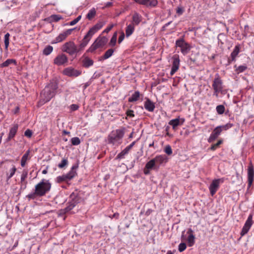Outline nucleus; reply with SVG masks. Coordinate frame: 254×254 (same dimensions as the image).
Returning <instances> with one entry per match:
<instances>
[{
  "mask_svg": "<svg viewBox=\"0 0 254 254\" xmlns=\"http://www.w3.org/2000/svg\"><path fill=\"white\" fill-rule=\"evenodd\" d=\"M51 188V184L48 180L45 179L35 186V192L28 194L27 197L30 199H34L36 196H42L49 192Z\"/></svg>",
  "mask_w": 254,
  "mask_h": 254,
  "instance_id": "nucleus-1",
  "label": "nucleus"
},
{
  "mask_svg": "<svg viewBox=\"0 0 254 254\" xmlns=\"http://www.w3.org/2000/svg\"><path fill=\"white\" fill-rule=\"evenodd\" d=\"M58 85L55 83H51L46 86L41 93V99L38 103L40 106L49 102L56 94Z\"/></svg>",
  "mask_w": 254,
  "mask_h": 254,
  "instance_id": "nucleus-2",
  "label": "nucleus"
},
{
  "mask_svg": "<svg viewBox=\"0 0 254 254\" xmlns=\"http://www.w3.org/2000/svg\"><path fill=\"white\" fill-rule=\"evenodd\" d=\"M124 135V128L113 130L108 135L107 142L115 147H118L122 143Z\"/></svg>",
  "mask_w": 254,
  "mask_h": 254,
  "instance_id": "nucleus-3",
  "label": "nucleus"
},
{
  "mask_svg": "<svg viewBox=\"0 0 254 254\" xmlns=\"http://www.w3.org/2000/svg\"><path fill=\"white\" fill-rule=\"evenodd\" d=\"M104 24L105 23L104 22H99L89 29L88 32L82 40L79 47H77L78 52L82 51L85 48L90 41L93 35L100 30Z\"/></svg>",
  "mask_w": 254,
  "mask_h": 254,
  "instance_id": "nucleus-4",
  "label": "nucleus"
},
{
  "mask_svg": "<svg viewBox=\"0 0 254 254\" xmlns=\"http://www.w3.org/2000/svg\"><path fill=\"white\" fill-rule=\"evenodd\" d=\"M84 199L83 192L75 190L70 195L69 202L68 205L64 209L65 212H67L72 210L76 204L83 201Z\"/></svg>",
  "mask_w": 254,
  "mask_h": 254,
  "instance_id": "nucleus-5",
  "label": "nucleus"
},
{
  "mask_svg": "<svg viewBox=\"0 0 254 254\" xmlns=\"http://www.w3.org/2000/svg\"><path fill=\"white\" fill-rule=\"evenodd\" d=\"M168 161V158L165 155H158L148 162L145 165L146 168L151 170H158L160 166Z\"/></svg>",
  "mask_w": 254,
  "mask_h": 254,
  "instance_id": "nucleus-6",
  "label": "nucleus"
},
{
  "mask_svg": "<svg viewBox=\"0 0 254 254\" xmlns=\"http://www.w3.org/2000/svg\"><path fill=\"white\" fill-rule=\"evenodd\" d=\"M212 87L214 90L213 95L217 97L218 93L222 92L223 90V81L218 74H217L214 79L212 83Z\"/></svg>",
  "mask_w": 254,
  "mask_h": 254,
  "instance_id": "nucleus-7",
  "label": "nucleus"
},
{
  "mask_svg": "<svg viewBox=\"0 0 254 254\" xmlns=\"http://www.w3.org/2000/svg\"><path fill=\"white\" fill-rule=\"evenodd\" d=\"M63 52H66L70 55H73L74 54L78 53L77 47L72 41H69L64 43L62 48Z\"/></svg>",
  "mask_w": 254,
  "mask_h": 254,
  "instance_id": "nucleus-8",
  "label": "nucleus"
},
{
  "mask_svg": "<svg viewBox=\"0 0 254 254\" xmlns=\"http://www.w3.org/2000/svg\"><path fill=\"white\" fill-rule=\"evenodd\" d=\"M176 45L181 48V51L184 55L187 54L191 48L190 45L186 43L183 39L176 40Z\"/></svg>",
  "mask_w": 254,
  "mask_h": 254,
  "instance_id": "nucleus-9",
  "label": "nucleus"
},
{
  "mask_svg": "<svg viewBox=\"0 0 254 254\" xmlns=\"http://www.w3.org/2000/svg\"><path fill=\"white\" fill-rule=\"evenodd\" d=\"M253 214H250L240 234L241 237H243L247 234L251 229L253 224Z\"/></svg>",
  "mask_w": 254,
  "mask_h": 254,
  "instance_id": "nucleus-10",
  "label": "nucleus"
},
{
  "mask_svg": "<svg viewBox=\"0 0 254 254\" xmlns=\"http://www.w3.org/2000/svg\"><path fill=\"white\" fill-rule=\"evenodd\" d=\"M224 181V178H220L213 180L209 187V190L212 196L214 195L216 192L219 187L220 184L223 183Z\"/></svg>",
  "mask_w": 254,
  "mask_h": 254,
  "instance_id": "nucleus-11",
  "label": "nucleus"
},
{
  "mask_svg": "<svg viewBox=\"0 0 254 254\" xmlns=\"http://www.w3.org/2000/svg\"><path fill=\"white\" fill-rule=\"evenodd\" d=\"M184 233L185 231L182 233V239L187 241L189 247H192L195 243V236L193 234V230L191 228L188 229L187 232L188 236L186 239L184 238Z\"/></svg>",
  "mask_w": 254,
  "mask_h": 254,
  "instance_id": "nucleus-12",
  "label": "nucleus"
},
{
  "mask_svg": "<svg viewBox=\"0 0 254 254\" xmlns=\"http://www.w3.org/2000/svg\"><path fill=\"white\" fill-rule=\"evenodd\" d=\"M173 63L171 70L170 73L171 76L173 75L178 70L180 67V59L179 56L174 55L173 57Z\"/></svg>",
  "mask_w": 254,
  "mask_h": 254,
  "instance_id": "nucleus-13",
  "label": "nucleus"
},
{
  "mask_svg": "<svg viewBox=\"0 0 254 254\" xmlns=\"http://www.w3.org/2000/svg\"><path fill=\"white\" fill-rule=\"evenodd\" d=\"M68 58L67 56L64 54H61L57 56L54 60V63L58 66L62 65L67 63Z\"/></svg>",
  "mask_w": 254,
  "mask_h": 254,
  "instance_id": "nucleus-14",
  "label": "nucleus"
},
{
  "mask_svg": "<svg viewBox=\"0 0 254 254\" xmlns=\"http://www.w3.org/2000/svg\"><path fill=\"white\" fill-rule=\"evenodd\" d=\"M136 3L146 6L155 7L158 4L157 0H134Z\"/></svg>",
  "mask_w": 254,
  "mask_h": 254,
  "instance_id": "nucleus-15",
  "label": "nucleus"
},
{
  "mask_svg": "<svg viewBox=\"0 0 254 254\" xmlns=\"http://www.w3.org/2000/svg\"><path fill=\"white\" fill-rule=\"evenodd\" d=\"M63 73L68 76L77 77L80 75L81 71L71 67H67L64 70Z\"/></svg>",
  "mask_w": 254,
  "mask_h": 254,
  "instance_id": "nucleus-16",
  "label": "nucleus"
},
{
  "mask_svg": "<svg viewBox=\"0 0 254 254\" xmlns=\"http://www.w3.org/2000/svg\"><path fill=\"white\" fill-rule=\"evenodd\" d=\"M222 132V129L220 128V127H215L213 130L212 132L211 133L210 136L208 139V142L209 143H211L213 141H214L220 134Z\"/></svg>",
  "mask_w": 254,
  "mask_h": 254,
  "instance_id": "nucleus-17",
  "label": "nucleus"
},
{
  "mask_svg": "<svg viewBox=\"0 0 254 254\" xmlns=\"http://www.w3.org/2000/svg\"><path fill=\"white\" fill-rule=\"evenodd\" d=\"M28 171L24 170L22 171L21 177H20V189L25 190L27 187V181H26V179L27 178Z\"/></svg>",
  "mask_w": 254,
  "mask_h": 254,
  "instance_id": "nucleus-18",
  "label": "nucleus"
},
{
  "mask_svg": "<svg viewBox=\"0 0 254 254\" xmlns=\"http://www.w3.org/2000/svg\"><path fill=\"white\" fill-rule=\"evenodd\" d=\"M254 177V169L253 166L251 165L248 169V188H250L253 182Z\"/></svg>",
  "mask_w": 254,
  "mask_h": 254,
  "instance_id": "nucleus-19",
  "label": "nucleus"
},
{
  "mask_svg": "<svg viewBox=\"0 0 254 254\" xmlns=\"http://www.w3.org/2000/svg\"><path fill=\"white\" fill-rule=\"evenodd\" d=\"M144 107L146 110L150 112H153L155 108V103L148 98L144 102Z\"/></svg>",
  "mask_w": 254,
  "mask_h": 254,
  "instance_id": "nucleus-20",
  "label": "nucleus"
},
{
  "mask_svg": "<svg viewBox=\"0 0 254 254\" xmlns=\"http://www.w3.org/2000/svg\"><path fill=\"white\" fill-rule=\"evenodd\" d=\"M142 19V16L138 13L135 12L132 15L130 23L134 26H137L139 24Z\"/></svg>",
  "mask_w": 254,
  "mask_h": 254,
  "instance_id": "nucleus-21",
  "label": "nucleus"
},
{
  "mask_svg": "<svg viewBox=\"0 0 254 254\" xmlns=\"http://www.w3.org/2000/svg\"><path fill=\"white\" fill-rule=\"evenodd\" d=\"M18 126L17 124L14 125L9 130L8 135L7 137V141H10L12 139L16 134L18 130Z\"/></svg>",
  "mask_w": 254,
  "mask_h": 254,
  "instance_id": "nucleus-22",
  "label": "nucleus"
},
{
  "mask_svg": "<svg viewBox=\"0 0 254 254\" xmlns=\"http://www.w3.org/2000/svg\"><path fill=\"white\" fill-rule=\"evenodd\" d=\"M82 58V63L83 67L88 68L93 64V61L88 57L84 55Z\"/></svg>",
  "mask_w": 254,
  "mask_h": 254,
  "instance_id": "nucleus-23",
  "label": "nucleus"
},
{
  "mask_svg": "<svg viewBox=\"0 0 254 254\" xmlns=\"http://www.w3.org/2000/svg\"><path fill=\"white\" fill-rule=\"evenodd\" d=\"M135 26L133 24H127V27L126 28V36L127 37H129L131 36L135 30Z\"/></svg>",
  "mask_w": 254,
  "mask_h": 254,
  "instance_id": "nucleus-24",
  "label": "nucleus"
},
{
  "mask_svg": "<svg viewBox=\"0 0 254 254\" xmlns=\"http://www.w3.org/2000/svg\"><path fill=\"white\" fill-rule=\"evenodd\" d=\"M240 51V45H237L235 46L233 52L231 54V61H235L236 58Z\"/></svg>",
  "mask_w": 254,
  "mask_h": 254,
  "instance_id": "nucleus-25",
  "label": "nucleus"
},
{
  "mask_svg": "<svg viewBox=\"0 0 254 254\" xmlns=\"http://www.w3.org/2000/svg\"><path fill=\"white\" fill-rule=\"evenodd\" d=\"M100 47L104 46L108 42V39L106 37H99L96 39Z\"/></svg>",
  "mask_w": 254,
  "mask_h": 254,
  "instance_id": "nucleus-26",
  "label": "nucleus"
},
{
  "mask_svg": "<svg viewBox=\"0 0 254 254\" xmlns=\"http://www.w3.org/2000/svg\"><path fill=\"white\" fill-rule=\"evenodd\" d=\"M140 96V93L139 91H135L128 99V102H133L137 101Z\"/></svg>",
  "mask_w": 254,
  "mask_h": 254,
  "instance_id": "nucleus-27",
  "label": "nucleus"
},
{
  "mask_svg": "<svg viewBox=\"0 0 254 254\" xmlns=\"http://www.w3.org/2000/svg\"><path fill=\"white\" fill-rule=\"evenodd\" d=\"M66 37L64 32L60 33L55 39L54 41L52 42V44L58 43L61 42L66 39Z\"/></svg>",
  "mask_w": 254,
  "mask_h": 254,
  "instance_id": "nucleus-28",
  "label": "nucleus"
},
{
  "mask_svg": "<svg viewBox=\"0 0 254 254\" xmlns=\"http://www.w3.org/2000/svg\"><path fill=\"white\" fill-rule=\"evenodd\" d=\"M130 150L126 147L123 150H122L120 153L117 156V159H122L125 158V156L127 155Z\"/></svg>",
  "mask_w": 254,
  "mask_h": 254,
  "instance_id": "nucleus-29",
  "label": "nucleus"
},
{
  "mask_svg": "<svg viewBox=\"0 0 254 254\" xmlns=\"http://www.w3.org/2000/svg\"><path fill=\"white\" fill-rule=\"evenodd\" d=\"M75 167L72 166L69 172L68 173L66 174V175L67 177L69 180H71L76 176V172L75 171Z\"/></svg>",
  "mask_w": 254,
  "mask_h": 254,
  "instance_id": "nucleus-30",
  "label": "nucleus"
},
{
  "mask_svg": "<svg viewBox=\"0 0 254 254\" xmlns=\"http://www.w3.org/2000/svg\"><path fill=\"white\" fill-rule=\"evenodd\" d=\"M16 171V168L14 166L9 170L8 172L6 173V181H8L11 177L13 176Z\"/></svg>",
  "mask_w": 254,
  "mask_h": 254,
  "instance_id": "nucleus-31",
  "label": "nucleus"
},
{
  "mask_svg": "<svg viewBox=\"0 0 254 254\" xmlns=\"http://www.w3.org/2000/svg\"><path fill=\"white\" fill-rule=\"evenodd\" d=\"M100 48L98 43L95 40L94 42L91 45L89 49L87 50V52L93 53L97 49Z\"/></svg>",
  "mask_w": 254,
  "mask_h": 254,
  "instance_id": "nucleus-32",
  "label": "nucleus"
},
{
  "mask_svg": "<svg viewBox=\"0 0 254 254\" xmlns=\"http://www.w3.org/2000/svg\"><path fill=\"white\" fill-rule=\"evenodd\" d=\"M169 124L172 126V127L175 129L177 127L180 125V118L179 117L175 119L170 121Z\"/></svg>",
  "mask_w": 254,
  "mask_h": 254,
  "instance_id": "nucleus-33",
  "label": "nucleus"
},
{
  "mask_svg": "<svg viewBox=\"0 0 254 254\" xmlns=\"http://www.w3.org/2000/svg\"><path fill=\"white\" fill-rule=\"evenodd\" d=\"M11 64H16V61L13 59H7L4 62L0 64V67H7Z\"/></svg>",
  "mask_w": 254,
  "mask_h": 254,
  "instance_id": "nucleus-34",
  "label": "nucleus"
},
{
  "mask_svg": "<svg viewBox=\"0 0 254 254\" xmlns=\"http://www.w3.org/2000/svg\"><path fill=\"white\" fill-rule=\"evenodd\" d=\"M96 9L95 8L93 7L91 9L89 10L88 13L86 15L87 18L89 20L92 19L96 15Z\"/></svg>",
  "mask_w": 254,
  "mask_h": 254,
  "instance_id": "nucleus-35",
  "label": "nucleus"
},
{
  "mask_svg": "<svg viewBox=\"0 0 254 254\" xmlns=\"http://www.w3.org/2000/svg\"><path fill=\"white\" fill-rule=\"evenodd\" d=\"M53 47L52 46L49 45L44 49L43 51V54L45 56H48L53 52Z\"/></svg>",
  "mask_w": 254,
  "mask_h": 254,
  "instance_id": "nucleus-36",
  "label": "nucleus"
},
{
  "mask_svg": "<svg viewBox=\"0 0 254 254\" xmlns=\"http://www.w3.org/2000/svg\"><path fill=\"white\" fill-rule=\"evenodd\" d=\"M114 53V50L112 49H110L108 50L104 54L103 56L102 57V59L103 60H106L110 57H111Z\"/></svg>",
  "mask_w": 254,
  "mask_h": 254,
  "instance_id": "nucleus-37",
  "label": "nucleus"
},
{
  "mask_svg": "<svg viewBox=\"0 0 254 254\" xmlns=\"http://www.w3.org/2000/svg\"><path fill=\"white\" fill-rule=\"evenodd\" d=\"M247 69V66L246 64H244L243 65H239L237 67L235 71L237 73L239 74L245 71Z\"/></svg>",
  "mask_w": 254,
  "mask_h": 254,
  "instance_id": "nucleus-38",
  "label": "nucleus"
},
{
  "mask_svg": "<svg viewBox=\"0 0 254 254\" xmlns=\"http://www.w3.org/2000/svg\"><path fill=\"white\" fill-rule=\"evenodd\" d=\"M69 181L66 176V174L63 175L62 176H58L57 178V181L58 183H62L63 182H67Z\"/></svg>",
  "mask_w": 254,
  "mask_h": 254,
  "instance_id": "nucleus-39",
  "label": "nucleus"
},
{
  "mask_svg": "<svg viewBox=\"0 0 254 254\" xmlns=\"http://www.w3.org/2000/svg\"><path fill=\"white\" fill-rule=\"evenodd\" d=\"M9 36H10V34L8 33H7L4 35V45H5V49L6 50H7L8 46H9Z\"/></svg>",
  "mask_w": 254,
  "mask_h": 254,
  "instance_id": "nucleus-40",
  "label": "nucleus"
},
{
  "mask_svg": "<svg viewBox=\"0 0 254 254\" xmlns=\"http://www.w3.org/2000/svg\"><path fill=\"white\" fill-rule=\"evenodd\" d=\"M117 32H116L113 34L110 42V45L111 46H115L117 42Z\"/></svg>",
  "mask_w": 254,
  "mask_h": 254,
  "instance_id": "nucleus-41",
  "label": "nucleus"
},
{
  "mask_svg": "<svg viewBox=\"0 0 254 254\" xmlns=\"http://www.w3.org/2000/svg\"><path fill=\"white\" fill-rule=\"evenodd\" d=\"M216 110L218 114L221 115L224 113L225 107L222 105H220L216 107Z\"/></svg>",
  "mask_w": 254,
  "mask_h": 254,
  "instance_id": "nucleus-42",
  "label": "nucleus"
},
{
  "mask_svg": "<svg viewBox=\"0 0 254 254\" xmlns=\"http://www.w3.org/2000/svg\"><path fill=\"white\" fill-rule=\"evenodd\" d=\"M223 141L219 140L216 143L212 144L210 147L209 149L212 151L215 150L219 147V145L222 143Z\"/></svg>",
  "mask_w": 254,
  "mask_h": 254,
  "instance_id": "nucleus-43",
  "label": "nucleus"
},
{
  "mask_svg": "<svg viewBox=\"0 0 254 254\" xmlns=\"http://www.w3.org/2000/svg\"><path fill=\"white\" fill-rule=\"evenodd\" d=\"M71 142L73 145H78L80 143V140L78 137H72L71 139Z\"/></svg>",
  "mask_w": 254,
  "mask_h": 254,
  "instance_id": "nucleus-44",
  "label": "nucleus"
},
{
  "mask_svg": "<svg viewBox=\"0 0 254 254\" xmlns=\"http://www.w3.org/2000/svg\"><path fill=\"white\" fill-rule=\"evenodd\" d=\"M68 161L67 159H63L62 162L58 165L59 168H63L67 165Z\"/></svg>",
  "mask_w": 254,
  "mask_h": 254,
  "instance_id": "nucleus-45",
  "label": "nucleus"
},
{
  "mask_svg": "<svg viewBox=\"0 0 254 254\" xmlns=\"http://www.w3.org/2000/svg\"><path fill=\"white\" fill-rule=\"evenodd\" d=\"M232 126H233L232 124H231L230 123H228L225 125L218 126L217 127H220V128L222 129V130H226L229 129L230 128H231Z\"/></svg>",
  "mask_w": 254,
  "mask_h": 254,
  "instance_id": "nucleus-46",
  "label": "nucleus"
},
{
  "mask_svg": "<svg viewBox=\"0 0 254 254\" xmlns=\"http://www.w3.org/2000/svg\"><path fill=\"white\" fill-rule=\"evenodd\" d=\"M187 248V245L185 243H181L178 246V251L180 252H183Z\"/></svg>",
  "mask_w": 254,
  "mask_h": 254,
  "instance_id": "nucleus-47",
  "label": "nucleus"
},
{
  "mask_svg": "<svg viewBox=\"0 0 254 254\" xmlns=\"http://www.w3.org/2000/svg\"><path fill=\"white\" fill-rule=\"evenodd\" d=\"M81 18V15L78 16L75 19L71 21L68 25L70 26H73L76 24Z\"/></svg>",
  "mask_w": 254,
  "mask_h": 254,
  "instance_id": "nucleus-48",
  "label": "nucleus"
},
{
  "mask_svg": "<svg viewBox=\"0 0 254 254\" xmlns=\"http://www.w3.org/2000/svg\"><path fill=\"white\" fill-rule=\"evenodd\" d=\"M51 18L53 21L57 22L61 20L62 18V17L60 15L54 14L51 15Z\"/></svg>",
  "mask_w": 254,
  "mask_h": 254,
  "instance_id": "nucleus-49",
  "label": "nucleus"
},
{
  "mask_svg": "<svg viewBox=\"0 0 254 254\" xmlns=\"http://www.w3.org/2000/svg\"><path fill=\"white\" fill-rule=\"evenodd\" d=\"M185 11L184 8L182 6H179L177 7L176 12L179 16L183 14Z\"/></svg>",
  "mask_w": 254,
  "mask_h": 254,
  "instance_id": "nucleus-50",
  "label": "nucleus"
},
{
  "mask_svg": "<svg viewBox=\"0 0 254 254\" xmlns=\"http://www.w3.org/2000/svg\"><path fill=\"white\" fill-rule=\"evenodd\" d=\"M164 151L167 154L169 155H171L173 152L171 147L169 145H168L165 147Z\"/></svg>",
  "mask_w": 254,
  "mask_h": 254,
  "instance_id": "nucleus-51",
  "label": "nucleus"
},
{
  "mask_svg": "<svg viewBox=\"0 0 254 254\" xmlns=\"http://www.w3.org/2000/svg\"><path fill=\"white\" fill-rule=\"evenodd\" d=\"M29 153H30V151H29V150H28L26 151V152L22 157L21 159L27 161V160L28 159V156H29Z\"/></svg>",
  "mask_w": 254,
  "mask_h": 254,
  "instance_id": "nucleus-52",
  "label": "nucleus"
},
{
  "mask_svg": "<svg viewBox=\"0 0 254 254\" xmlns=\"http://www.w3.org/2000/svg\"><path fill=\"white\" fill-rule=\"evenodd\" d=\"M114 26V24H111L109 25L104 31L103 33H108Z\"/></svg>",
  "mask_w": 254,
  "mask_h": 254,
  "instance_id": "nucleus-53",
  "label": "nucleus"
},
{
  "mask_svg": "<svg viewBox=\"0 0 254 254\" xmlns=\"http://www.w3.org/2000/svg\"><path fill=\"white\" fill-rule=\"evenodd\" d=\"M127 116L132 118L134 116V112L132 110H128L127 111Z\"/></svg>",
  "mask_w": 254,
  "mask_h": 254,
  "instance_id": "nucleus-54",
  "label": "nucleus"
},
{
  "mask_svg": "<svg viewBox=\"0 0 254 254\" xmlns=\"http://www.w3.org/2000/svg\"><path fill=\"white\" fill-rule=\"evenodd\" d=\"M24 135L28 137H30L32 135V132L31 130L27 129L24 132Z\"/></svg>",
  "mask_w": 254,
  "mask_h": 254,
  "instance_id": "nucleus-55",
  "label": "nucleus"
},
{
  "mask_svg": "<svg viewBox=\"0 0 254 254\" xmlns=\"http://www.w3.org/2000/svg\"><path fill=\"white\" fill-rule=\"evenodd\" d=\"M125 37V35L124 32H122L121 33L120 36H119V39H118V43H121L124 39Z\"/></svg>",
  "mask_w": 254,
  "mask_h": 254,
  "instance_id": "nucleus-56",
  "label": "nucleus"
},
{
  "mask_svg": "<svg viewBox=\"0 0 254 254\" xmlns=\"http://www.w3.org/2000/svg\"><path fill=\"white\" fill-rule=\"evenodd\" d=\"M79 108L77 104H72L70 106V109L71 111H76Z\"/></svg>",
  "mask_w": 254,
  "mask_h": 254,
  "instance_id": "nucleus-57",
  "label": "nucleus"
},
{
  "mask_svg": "<svg viewBox=\"0 0 254 254\" xmlns=\"http://www.w3.org/2000/svg\"><path fill=\"white\" fill-rule=\"evenodd\" d=\"M75 28H72V29H67L64 31V34H65V36L66 37H67V36L69 35H70L72 31Z\"/></svg>",
  "mask_w": 254,
  "mask_h": 254,
  "instance_id": "nucleus-58",
  "label": "nucleus"
},
{
  "mask_svg": "<svg viewBox=\"0 0 254 254\" xmlns=\"http://www.w3.org/2000/svg\"><path fill=\"white\" fill-rule=\"evenodd\" d=\"M151 170L150 169L147 168L146 166H145V167L143 169V173L145 175H147L150 174Z\"/></svg>",
  "mask_w": 254,
  "mask_h": 254,
  "instance_id": "nucleus-59",
  "label": "nucleus"
},
{
  "mask_svg": "<svg viewBox=\"0 0 254 254\" xmlns=\"http://www.w3.org/2000/svg\"><path fill=\"white\" fill-rule=\"evenodd\" d=\"M136 142V141H134L130 145H129L128 146H127V147L129 149V150H130L131 149V148L135 145Z\"/></svg>",
  "mask_w": 254,
  "mask_h": 254,
  "instance_id": "nucleus-60",
  "label": "nucleus"
},
{
  "mask_svg": "<svg viewBox=\"0 0 254 254\" xmlns=\"http://www.w3.org/2000/svg\"><path fill=\"white\" fill-rule=\"evenodd\" d=\"M26 163V161L21 159V165L22 167H24Z\"/></svg>",
  "mask_w": 254,
  "mask_h": 254,
  "instance_id": "nucleus-61",
  "label": "nucleus"
},
{
  "mask_svg": "<svg viewBox=\"0 0 254 254\" xmlns=\"http://www.w3.org/2000/svg\"><path fill=\"white\" fill-rule=\"evenodd\" d=\"M112 2H107L105 3V6L110 7L112 5Z\"/></svg>",
  "mask_w": 254,
  "mask_h": 254,
  "instance_id": "nucleus-62",
  "label": "nucleus"
},
{
  "mask_svg": "<svg viewBox=\"0 0 254 254\" xmlns=\"http://www.w3.org/2000/svg\"><path fill=\"white\" fill-rule=\"evenodd\" d=\"M119 216V214L118 213H115L113 215V217H115L117 219L118 218Z\"/></svg>",
  "mask_w": 254,
  "mask_h": 254,
  "instance_id": "nucleus-63",
  "label": "nucleus"
},
{
  "mask_svg": "<svg viewBox=\"0 0 254 254\" xmlns=\"http://www.w3.org/2000/svg\"><path fill=\"white\" fill-rule=\"evenodd\" d=\"M166 254H173L171 251H168Z\"/></svg>",
  "mask_w": 254,
  "mask_h": 254,
  "instance_id": "nucleus-64",
  "label": "nucleus"
}]
</instances>
